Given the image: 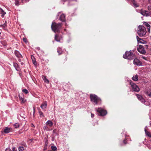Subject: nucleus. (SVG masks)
<instances>
[{
	"mask_svg": "<svg viewBox=\"0 0 151 151\" xmlns=\"http://www.w3.org/2000/svg\"><path fill=\"white\" fill-rule=\"evenodd\" d=\"M90 98L91 101L96 104H97L98 103L101 101V99L97 96L94 94H91Z\"/></svg>",
	"mask_w": 151,
	"mask_h": 151,
	"instance_id": "obj_4",
	"label": "nucleus"
},
{
	"mask_svg": "<svg viewBox=\"0 0 151 151\" xmlns=\"http://www.w3.org/2000/svg\"><path fill=\"white\" fill-rule=\"evenodd\" d=\"M150 45H151V44H150Z\"/></svg>",
	"mask_w": 151,
	"mask_h": 151,
	"instance_id": "obj_52",
	"label": "nucleus"
},
{
	"mask_svg": "<svg viewBox=\"0 0 151 151\" xmlns=\"http://www.w3.org/2000/svg\"><path fill=\"white\" fill-rule=\"evenodd\" d=\"M96 110L99 113V115L100 116H104L107 114L106 111L104 110L101 108H99L97 109L96 108Z\"/></svg>",
	"mask_w": 151,
	"mask_h": 151,
	"instance_id": "obj_5",
	"label": "nucleus"
},
{
	"mask_svg": "<svg viewBox=\"0 0 151 151\" xmlns=\"http://www.w3.org/2000/svg\"><path fill=\"white\" fill-rule=\"evenodd\" d=\"M14 54L18 58H22V55L17 50H15L14 51Z\"/></svg>",
	"mask_w": 151,
	"mask_h": 151,
	"instance_id": "obj_12",
	"label": "nucleus"
},
{
	"mask_svg": "<svg viewBox=\"0 0 151 151\" xmlns=\"http://www.w3.org/2000/svg\"><path fill=\"white\" fill-rule=\"evenodd\" d=\"M148 10L150 11L151 12V5L149 6H148Z\"/></svg>",
	"mask_w": 151,
	"mask_h": 151,
	"instance_id": "obj_36",
	"label": "nucleus"
},
{
	"mask_svg": "<svg viewBox=\"0 0 151 151\" xmlns=\"http://www.w3.org/2000/svg\"><path fill=\"white\" fill-rule=\"evenodd\" d=\"M23 41L25 42V43H27V40L25 38H23Z\"/></svg>",
	"mask_w": 151,
	"mask_h": 151,
	"instance_id": "obj_37",
	"label": "nucleus"
},
{
	"mask_svg": "<svg viewBox=\"0 0 151 151\" xmlns=\"http://www.w3.org/2000/svg\"><path fill=\"white\" fill-rule=\"evenodd\" d=\"M140 13L142 15L146 17L150 15V12L145 10H141L140 12Z\"/></svg>",
	"mask_w": 151,
	"mask_h": 151,
	"instance_id": "obj_8",
	"label": "nucleus"
},
{
	"mask_svg": "<svg viewBox=\"0 0 151 151\" xmlns=\"http://www.w3.org/2000/svg\"><path fill=\"white\" fill-rule=\"evenodd\" d=\"M16 0V1H15V4H16V5H19V1L20 0Z\"/></svg>",
	"mask_w": 151,
	"mask_h": 151,
	"instance_id": "obj_35",
	"label": "nucleus"
},
{
	"mask_svg": "<svg viewBox=\"0 0 151 151\" xmlns=\"http://www.w3.org/2000/svg\"><path fill=\"white\" fill-rule=\"evenodd\" d=\"M63 1H66V0H62Z\"/></svg>",
	"mask_w": 151,
	"mask_h": 151,
	"instance_id": "obj_50",
	"label": "nucleus"
},
{
	"mask_svg": "<svg viewBox=\"0 0 151 151\" xmlns=\"http://www.w3.org/2000/svg\"><path fill=\"white\" fill-rule=\"evenodd\" d=\"M62 24L61 23H58L57 24L55 22H52L51 27L52 30L55 32H58L60 31V29L61 27Z\"/></svg>",
	"mask_w": 151,
	"mask_h": 151,
	"instance_id": "obj_1",
	"label": "nucleus"
},
{
	"mask_svg": "<svg viewBox=\"0 0 151 151\" xmlns=\"http://www.w3.org/2000/svg\"><path fill=\"white\" fill-rule=\"evenodd\" d=\"M21 64L22 65H24V63H21Z\"/></svg>",
	"mask_w": 151,
	"mask_h": 151,
	"instance_id": "obj_42",
	"label": "nucleus"
},
{
	"mask_svg": "<svg viewBox=\"0 0 151 151\" xmlns=\"http://www.w3.org/2000/svg\"><path fill=\"white\" fill-rule=\"evenodd\" d=\"M123 143L124 144H126L127 143V142L126 141V140L125 139L123 141Z\"/></svg>",
	"mask_w": 151,
	"mask_h": 151,
	"instance_id": "obj_39",
	"label": "nucleus"
},
{
	"mask_svg": "<svg viewBox=\"0 0 151 151\" xmlns=\"http://www.w3.org/2000/svg\"><path fill=\"white\" fill-rule=\"evenodd\" d=\"M145 93L150 97H151V91H147L145 92Z\"/></svg>",
	"mask_w": 151,
	"mask_h": 151,
	"instance_id": "obj_24",
	"label": "nucleus"
},
{
	"mask_svg": "<svg viewBox=\"0 0 151 151\" xmlns=\"http://www.w3.org/2000/svg\"><path fill=\"white\" fill-rule=\"evenodd\" d=\"M14 127L15 128H17L19 127V124L18 123H16L14 125Z\"/></svg>",
	"mask_w": 151,
	"mask_h": 151,
	"instance_id": "obj_32",
	"label": "nucleus"
},
{
	"mask_svg": "<svg viewBox=\"0 0 151 151\" xmlns=\"http://www.w3.org/2000/svg\"><path fill=\"white\" fill-rule=\"evenodd\" d=\"M12 149L13 151H17V150H15V148L14 147L12 148Z\"/></svg>",
	"mask_w": 151,
	"mask_h": 151,
	"instance_id": "obj_40",
	"label": "nucleus"
},
{
	"mask_svg": "<svg viewBox=\"0 0 151 151\" xmlns=\"http://www.w3.org/2000/svg\"><path fill=\"white\" fill-rule=\"evenodd\" d=\"M132 79L135 81H137L138 80V76L137 75L133 77Z\"/></svg>",
	"mask_w": 151,
	"mask_h": 151,
	"instance_id": "obj_23",
	"label": "nucleus"
},
{
	"mask_svg": "<svg viewBox=\"0 0 151 151\" xmlns=\"http://www.w3.org/2000/svg\"><path fill=\"white\" fill-rule=\"evenodd\" d=\"M147 127H146L145 128V134L149 137L151 138V135L150 134V133L148 132V131H147L146 130V128Z\"/></svg>",
	"mask_w": 151,
	"mask_h": 151,
	"instance_id": "obj_18",
	"label": "nucleus"
},
{
	"mask_svg": "<svg viewBox=\"0 0 151 151\" xmlns=\"http://www.w3.org/2000/svg\"><path fill=\"white\" fill-rule=\"evenodd\" d=\"M54 138H52V141H54Z\"/></svg>",
	"mask_w": 151,
	"mask_h": 151,
	"instance_id": "obj_46",
	"label": "nucleus"
},
{
	"mask_svg": "<svg viewBox=\"0 0 151 151\" xmlns=\"http://www.w3.org/2000/svg\"><path fill=\"white\" fill-rule=\"evenodd\" d=\"M35 108H34V112H35Z\"/></svg>",
	"mask_w": 151,
	"mask_h": 151,
	"instance_id": "obj_48",
	"label": "nucleus"
},
{
	"mask_svg": "<svg viewBox=\"0 0 151 151\" xmlns=\"http://www.w3.org/2000/svg\"><path fill=\"white\" fill-rule=\"evenodd\" d=\"M0 13L1 14V16L4 17V15L6 14V12L1 8H0Z\"/></svg>",
	"mask_w": 151,
	"mask_h": 151,
	"instance_id": "obj_20",
	"label": "nucleus"
},
{
	"mask_svg": "<svg viewBox=\"0 0 151 151\" xmlns=\"http://www.w3.org/2000/svg\"><path fill=\"white\" fill-rule=\"evenodd\" d=\"M148 1L150 3H151V0H148Z\"/></svg>",
	"mask_w": 151,
	"mask_h": 151,
	"instance_id": "obj_43",
	"label": "nucleus"
},
{
	"mask_svg": "<svg viewBox=\"0 0 151 151\" xmlns=\"http://www.w3.org/2000/svg\"><path fill=\"white\" fill-rule=\"evenodd\" d=\"M142 58L145 59H146L144 57H142Z\"/></svg>",
	"mask_w": 151,
	"mask_h": 151,
	"instance_id": "obj_44",
	"label": "nucleus"
},
{
	"mask_svg": "<svg viewBox=\"0 0 151 151\" xmlns=\"http://www.w3.org/2000/svg\"><path fill=\"white\" fill-rule=\"evenodd\" d=\"M145 25L147 27V29L148 30V32H149L150 30V25L148 24L146 22H145Z\"/></svg>",
	"mask_w": 151,
	"mask_h": 151,
	"instance_id": "obj_21",
	"label": "nucleus"
},
{
	"mask_svg": "<svg viewBox=\"0 0 151 151\" xmlns=\"http://www.w3.org/2000/svg\"><path fill=\"white\" fill-rule=\"evenodd\" d=\"M47 106V104L46 101H45L42 103L40 106L41 108L44 111H45V109L46 108Z\"/></svg>",
	"mask_w": 151,
	"mask_h": 151,
	"instance_id": "obj_11",
	"label": "nucleus"
},
{
	"mask_svg": "<svg viewBox=\"0 0 151 151\" xmlns=\"http://www.w3.org/2000/svg\"><path fill=\"white\" fill-rule=\"evenodd\" d=\"M32 127H34V126L33 124H32Z\"/></svg>",
	"mask_w": 151,
	"mask_h": 151,
	"instance_id": "obj_45",
	"label": "nucleus"
},
{
	"mask_svg": "<svg viewBox=\"0 0 151 151\" xmlns=\"http://www.w3.org/2000/svg\"><path fill=\"white\" fill-rule=\"evenodd\" d=\"M57 52L58 53L59 55L61 54L62 53L61 48H58Z\"/></svg>",
	"mask_w": 151,
	"mask_h": 151,
	"instance_id": "obj_27",
	"label": "nucleus"
},
{
	"mask_svg": "<svg viewBox=\"0 0 151 151\" xmlns=\"http://www.w3.org/2000/svg\"><path fill=\"white\" fill-rule=\"evenodd\" d=\"M60 20L62 22H64L65 21V15L64 14H61L60 17Z\"/></svg>",
	"mask_w": 151,
	"mask_h": 151,
	"instance_id": "obj_13",
	"label": "nucleus"
},
{
	"mask_svg": "<svg viewBox=\"0 0 151 151\" xmlns=\"http://www.w3.org/2000/svg\"><path fill=\"white\" fill-rule=\"evenodd\" d=\"M11 129L10 128L6 127L4 130V132L5 133H9L11 132Z\"/></svg>",
	"mask_w": 151,
	"mask_h": 151,
	"instance_id": "obj_14",
	"label": "nucleus"
},
{
	"mask_svg": "<svg viewBox=\"0 0 151 151\" xmlns=\"http://www.w3.org/2000/svg\"><path fill=\"white\" fill-rule=\"evenodd\" d=\"M132 3L133 6L135 7H138L139 6V4H138L137 2L135 1L134 0H133L132 1Z\"/></svg>",
	"mask_w": 151,
	"mask_h": 151,
	"instance_id": "obj_16",
	"label": "nucleus"
},
{
	"mask_svg": "<svg viewBox=\"0 0 151 151\" xmlns=\"http://www.w3.org/2000/svg\"><path fill=\"white\" fill-rule=\"evenodd\" d=\"M46 149L45 148V150Z\"/></svg>",
	"mask_w": 151,
	"mask_h": 151,
	"instance_id": "obj_51",
	"label": "nucleus"
},
{
	"mask_svg": "<svg viewBox=\"0 0 151 151\" xmlns=\"http://www.w3.org/2000/svg\"><path fill=\"white\" fill-rule=\"evenodd\" d=\"M42 78L43 80H44V82L47 83H49V80L46 78V77L44 76H42Z\"/></svg>",
	"mask_w": 151,
	"mask_h": 151,
	"instance_id": "obj_19",
	"label": "nucleus"
},
{
	"mask_svg": "<svg viewBox=\"0 0 151 151\" xmlns=\"http://www.w3.org/2000/svg\"><path fill=\"white\" fill-rule=\"evenodd\" d=\"M13 66L17 70L19 71V67L17 63H14Z\"/></svg>",
	"mask_w": 151,
	"mask_h": 151,
	"instance_id": "obj_15",
	"label": "nucleus"
},
{
	"mask_svg": "<svg viewBox=\"0 0 151 151\" xmlns=\"http://www.w3.org/2000/svg\"><path fill=\"white\" fill-rule=\"evenodd\" d=\"M56 129H54L53 131V133L55 134H57L56 133Z\"/></svg>",
	"mask_w": 151,
	"mask_h": 151,
	"instance_id": "obj_38",
	"label": "nucleus"
},
{
	"mask_svg": "<svg viewBox=\"0 0 151 151\" xmlns=\"http://www.w3.org/2000/svg\"><path fill=\"white\" fill-rule=\"evenodd\" d=\"M55 40L57 42L60 41V39L59 36L57 35H55Z\"/></svg>",
	"mask_w": 151,
	"mask_h": 151,
	"instance_id": "obj_25",
	"label": "nucleus"
},
{
	"mask_svg": "<svg viewBox=\"0 0 151 151\" xmlns=\"http://www.w3.org/2000/svg\"><path fill=\"white\" fill-rule=\"evenodd\" d=\"M146 31L145 28L143 26H139L137 29V33L140 37L144 36L146 34Z\"/></svg>",
	"mask_w": 151,
	"mask_h": 151,
	"instance_id": "obj_2",
	"label": "nucleus"
},
{
	"mask_svg": "<svg viewBox=\"0 0 151 151\" xmlns=\"http://www.w3.org/2000/svg\"><path fill=\"white\" fill-rule=\"evenodd\" d=\"M137 39L138 43H143V41L140 38H139L138 36H137Z\"/></svg>",
	"mask_w": 151,
	"mask_h": 151,
	"instance_id": "obj_22",
	"label": "nucleus"
},
{
	"mask_svg": "<svg viewBox=\"0 0 151 151\" xmlns=\"http://www.w3.org/2000/svg\"><path fill=\"white\" fill-rule=\"evenodd\" d=\"M22 91L24 92L26 94H27V93H28V91L26 89H23L22 90Z\"/></svg>",
	"mask_w": 151,
	"mask_h": 151,
	"instance_id": "obj_34",
	"label": "nucleus"
},
{
	"mask_svg": "<svg viewBox=\"0 0 151 151\" xmlns=\"http://www.w3.org/2000/svg\"><path fill=\"white\" fill-rule=\"evenodd\" d=\"M51 148L52 151H56L57 149L56 147L54 146H51Z\"/></svg>",
	"mask_w": 151,
	"mask_h": 151,
	"instance_id": "obj_29",
	"label": "nucleus"
},
{
	"mask_svg": "<svg viewBox=\"0 0 151 151\" xmlns=\"http://www.w3.org/2000/svg\"><path fill=\"white\" fill-rule=\"evenodd\" d=\"M39 114L40 116V117H44V116L43 114V113L42 112L40 111H39Z\"/></svg>",
	"mask_w": 151,
	"mask_h": 151,
	"instance_id": "obj_31",
	"label": "nucleus"
},
{
	"mask_svg": "<svg viewBox=\"0 0 151 151\" xmlns=\"http://www.w3.org/2000/svg\"><path fill=\"white\" fill-rule=\"evenodd\" d=\"M19 151H23L24 150V148L23 147H20L18 148Z\"/></svg>",
	"mask_w": 151,
	"mask_h": 151,
	"instance_id": "obj_30",
	"label": "nucleus"
},
{
	"mask_svg": "<svg viewBox=\"0 0 151 151\" xmlns=\"http://www.w3.org/2000/svg\"><path fill=\"white\" fill-rule=\"evenodd\" d=\"M46 124L50 127H51L53 125V123L51 120H49L46 122Z\"/></svg>",
	"mask_w": 151,
	"mask_h": 151,
	"instance_id": "obj_17",
	"label": "nucleus"
},
{
	"mask_svg": "<svg viewBox=\"0 0 151 151\" xmlns=\"http://www.w3.org/2000/svg\"><path fill=\"white\" fill-rule=\"evenodd\" d=\"M94 114L91 113V117H93L94 116Z\"/></svg>",
	"mask_w": 151,
	"mask_h": 151,
	"instance_id": "obj_41",
	"label": "nucleus"
},
{
	"mask_svg": "<svg viewBox=\"0 0 151 151\" xmlns=\"http://www.w3.org/2000/svg\"><path fill=\"white\" fill-rule=\"evenodd\" d=\"M19 99L22 103H24L25 102V100L24 98L23 97H22L19 96Z\"/></svg>",
	"mask_w": 151,
	"mask_h": 151,
	"instance_id": "obj_28",
	"label": "nucleus"
},
{
	"mask_svg": "<svg viewBox=\"0 0 151 151\" xmlns=\"http://www.w3.org/2000/svg\"><path fill=\"white\" fill-rule=\"evenodd\" d=\"M136 96L139 100L142 103H144L145 102V100L142 97L141 95H139L137 94H136Z\"/></svg>",
	"mask_w": 151,
	"mask_h": 151,
	"instance_id": "obj_9",
	"label": "nucleus"
},
{
	"mask_svg": "<svg viewBox=\"0 0 151 151\" xmlns=\"http://www.w3.org/2000/svg\"><path fill=\"white\" fill-rule=\"evenodd\" d=\"M130 83L133 91L137 92L139 91V88L137 85L133 83L132 82H130Z\"/></svg>",
	"mask_w": 151,
	"mask_h": 151,
	"instance_id": "obj_6",
	"label": "nucleus"
},
{
	"mask_svg": "<svg viewBox=\"0 0 151 151\" xmlns=\"http://www.w3.org/2000/svg\"><path fill=\"white\" fill-rule=\"evenodd\" d=\"M134 59V60L133 61V63L134 65H142V63L138 59L135 58Z\"/></svg>",
	"mask_w": 151,
	"mask_h": 151,
	"instance_id": "obj_10",
	"label": "nucleus"
},
{
	"mask_svg": "<svg viewBox=\"0 0 151 151\" xmlns=\"http://www.w3.org/2000/svg\"><path fill=\"white\" fill-rule=\"evenodd\" d=\"M137 50L139 52L142 54H145L146 52V51L143 46L141 45L139 46V47L137 49Z\"/></svg>",
	"mask_w": 151,
	"mask_h": 151,
	"instance_id": "obj_7",
	"label": "nucleus"
},
{
	"mask_svg": "<svg viewBox=\"0 0 151 151\" xmlns=\"http://www.w3.org/2000/svg\"><path fill=\"white\" fill-rule=\"evenodd\" d=\"M150 126L151 127V122L150 123Z\"/></svg>",
	"mask_w": 151,
	"mask_h": 151,
	"instance_id": "obj_49",
	"label": "nucleus"
},
{
	"mask_svg": "<svg viewBox=\"0 0 151 151\" xmlns=\"http://www.w3.org/2000/svg\"><path fill=\"white\" fill-rule=\"evenodd\" d=\"M37 49H38V50H40V48L39 47H38L37 48Z\"/></svg>",
	"mask_w": 151,
	"mask_h": 151,
	"instance_id": "obj_47",
	"label": "nucleus"
},
{
	"mask_svg": "<svg viewBox=\"0 0 151 151\" xmlns=\"http://www.w3.org/2000/svg\"><path fill=\"white\" fill-rule=\"evenodd\" d=\"M43 129L44 130H46L47 131H49L50 130L48 128V127L46 126H45L44 127Z\"/></svg>",
	"mask_w": 151,
	"mask_h": 151,
	"instance_id": "obj_33",
	"label": "nucleus"
},
{
	"mask_svg": "<svg viewBox=\"0 0 151 151\" xmlns=\"http://www.w3.org/2000/svg\"><path fill=\"white\" fill-rule=\"evenodd\" d=\"M123 57L128 60L133 59L135 58V55L131 51H130L126 52L123 55Z\"/></svg>",
	"mask_w": 151,
	"mask_h": 151,
	"instance_id": "obj_3",
	"label": "nucleus"
},
{
	"mask_svg": "<svg viewBox=\"0 0 151 151\" xmlns=\"http://www.w3.org/2000/svg\"><path fill=\"white\" fill-rule=\"evenodd\" d=\"M6 21H5V23L4 24L0 25V27H2L3 29H4L6 26Z\"/></svg>",
	"mask_w": 151,
	"mask_h": 151,
	"instance_id": "obj_26",
	"label": "nucleus"
}]
</instances>
